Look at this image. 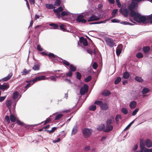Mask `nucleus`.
<instances>
[{
    "instance_id": "obj_1",
    "label": "nucleus",
    "mask_w": 152,
    "mask_h": 152,
    "mask_svg": "<svg viewBox=\"0 0 152 152\" xmlns=\"http://www.w3.org/2000/svg\"><path fill=\"white\" fill-rule=\"evenodd\" d=\"M131 16L134 17V20L138 23H152V20L150 21H147L145 17L141 15L140 13L136 12L135 11H132L130 12Z\"/></svg>"
},
{
    "instance_id": "obj_2",
    "label": "nucleus",
    "mask_w": 152,
    "mask_h": 152,
    "mask_svg": "<svg viewBox=\"0 0 152 152\" xmlns=\"http://www.w3.org/2000/svg\"><path fill=\"white\" fill-rule=\"evenodd\" d=\"M40 53L42 55L48 56L50 58L52 59L53 62L56 63L57 61H58V59H59V57L53 53H50L48 54H47L44 52H41Z\"/></svg>"
},
{
    "instance_id": "obj_3",
    "label": "nucleus",
    "mask_w": 152,
    "mask_h": 152,
    "mask_svg": "<svg viewBox=\"0 0 152 152\" xmlns=\"http://www.w3.org/2000/svg\"><path fill=\"white\" fill-rule=\"evenodd\" d=\"M82 131L83 137L86 138H87L91 135L92 130L91 129L85 128L83 129Z\"/></svg>"
},
{
    "instance_id": "obj_4",
    "label": "nucleus",
    "mask_w": 152,
    "mask_h": 152,
    "mask_svg": "<svg viewBox=\"0 0 152 152\" xmlns=\"http://www.w3.org/2000/svg\"><path fill=\"white\" fill-rule=\"evenodd\" d=\"M104 40L108 46L111 48L114 46L115 42L112 38L109 37H106Z\"/></svg>"
},
{
    "instance_id": "obj_5",
    "label": "nucleus",
    "mask_w": 152,
    "mask_h": 152,
    "mask_svg": "<svg viewBox=\"0 0 152 152\" xmlns=\"http://www.w3.org/2000/svg\"><path fill=\"white\" fill-rule=\"evenodd\" d=\"M138 6V3L132 0L131 4L128 6V9L130 12L133 11L132 10H135L137 9Z\"/></svg>"
},
{
    "instance_id": "obj_6",
    "label": "nucleus",
    "mask_w": 152,
    "mask_h": 152,
    "mask_svg": "<svg viewBox=\"0 0 152 152\" xmlns=\"http://www.w3.org/2000/svg\"><path fill=\"white\" fill-rule=\"evenodd\" d=\"M48 78L46 77L45 76L42 75L40 76L36 77L32 80L27 81H26V82L28 83L32 81L33 83H35L37 81L47 79Z\"/></svg>"
},
{
    "instance_id": "obj_7",
    "label": "nucleus",
    "mask_w": 152,
    "mask_h": 152,
    "mask_svg": "<svg viewBox=\"0 0 152 152\" xmlns=\"http://www.w3.org/2000/svg\"><path fill=\"white\" fill-rule=\"evenodd\" d=\"M88 87L86 84H84L83 86L81 88L80 90V94L81 95H84L86 92L88 91Z\"/></svg>"
},
{
    "instance_id": "obj_8",
    "label": "nucleus",
    "mask_w": 152,
    "mask_h": 152,
    "mask_svg": "<svg viewBox=\"0 0 152 152\" xmlns=\"http://www.w3.org/2000/svg\"><path fill=\"white\" fill-rule=\"evenodd\" d=\"M84 16L82 15H78L76 19V21L79 23H85L86 20L84 19Z\"/></svg>"
},
{
    "instance_id": "obj_9",
    "label": "nucleus",
    "mask_w": 152,
    "mask_h": 152,
    "mask_svg": "<svg viewBox=\"0 0 152 152\" xmlns=\"http://www.w3.org/2000/svg\"><path fill=\"white\" fill-rule=\"evenodd\" d=\"M145 142H143V139H141L140 142V151L142 152H145V148H147L145 147Z\"/></svg>"
},
{
    "instance_id": "obj_10",
    "label": "nucleus",
    "mask_w": 152,
    "mask_h": 152,
    "mask_svg": "<svg viewBox=\"0 0 152 152\" xmlns=\"http://www.w3.org/2000/svg\"><path fill=\"white\" fill-rule=\"evenodd\" d=\"M119 12L125 17H127L128 15L129 11L126 8H125L123 10L120 9L119 10Z\"/></svg>"
},
{
    "instance_id": "obj_11",
    "label": "nucleus",
    "mask_w": 152,
    "mask_h": 152,
    "mask_svg": "<svg viewBox=\"0 0 152 152\" xmlns=\"http://www.w3.org/2000/svg\"><path fill=\"white\" fill-rule=\"evenodd\" d=\"M99 19V18L94 15H91L90 18L88 19V21L90 22L91 21H94L98 20Z\"/></svg>"
},
{
    "instance_id": "obj_12",
    "label": "nucleus",
    "mask_w": 152,
    "mask_h": 152,
    "mask_svg": "<svg viewBox=\"0 0 152 152\" xmlns=\"http://www.w3.org/2000/svg\"><path fill=\"white\" fill-rule=\"evenodd\" d=\"M145 143L146 146L150 148L152 146V141L149 139H147L145 141Z\"/></svg>"
},
{
    "instance_id": "obj_13",
    "label": "nucleus",
    "mask_w": 152,
    "mask_h": 152,
    "mask_svg": "<svg viewBox=\"0 0 152 152\" xmlns=\"http://www.w3.org/2000/svg\"><path fill=\"white\" fill-rule=\"evenodd\" d=\"M9 87V84L8 83H4L0 86V89L2 91L7 89Z\"/></svg>"
},
{
    "instance_id": "obj_14",
    "label": "nucleus",
    "mask_w": 152,
    "mask_h": 152,
    "mask_svg": "<svg viewBox=\"0 0 152 152\" xmlns=\"http://www.w3.org/2000/svg\"><path fill=\"white\" fill-rule=\"evenodd\" d=\"M55 115V117L54 120H58L61 119L63 117V115L61 114H58V113H54L53 114L52 116H53Z\"/></svg>"
},
{
    "instance_id": "obj_15",
    "label": "nucleus",
    "mask_w": 152,
    "mask_h": 152,
    "mask_svg": "<svg viewBox=\"0 0 152 152\" xmlns=\"http://www.w3.org/2000/svg\"><path fill=\"white\" fill-rule=\"evenodd\" d=\"M12 73H9L7 77H4L0 80V81H7L9 80L12 76Z\"/></svg>"
},
{
    "instance_id": "obj_16",
    "label": "nucleus",
    "mask_w": 152,
    "mask_h": 152,
    "mask_svg": "<svg viewBox=\"0 0 152 152\" xmlns=\"http://www.w3.org/2000/svg\"><path fill=\"white\" fill-rule=\"evenodd\" d=\"M137 104V102L135 101H132L129 104V107L131 109H134L136 107Z\"/></svg>"
},
{
    "instance_id": "obj_17",
    "label": "nucleus",
    "mask_w": 152,
    "mask_h": 152,
    "mask_svg": "<svg viewBox=\"0 0 152 152\" xmlns=\"http://www.w3.org/2000/svg\"><path fill=\"white\" fill-rule=\"evenodd\" d=\"M114 118L112 116L110 118L107 119L106 121V124L110 125L114 122Z\"/></svg>"
},
{
    "instance_id": "obj_18",
    "label": "nucleus",
    "mask_w": 152,
    "mask_h": 152,
    "mask_svg": "<svg viewBox=\"0 0 152 152\" xmlns=\"http://www.w3.org/2000/svg\"><path fill=\"white\" fill-rule=\"evenodd\" d=\"M59 58H59L58 59V61H57L56 62H58L59 61H61V60H62L61 62L63 63V64L68 66H69V65H70V63L66 60L62 59L60 58Z\"/></svg>"
},
{
    "instance_id": "obj_19",
    "label": "nucleus",
    "mask_w": 152,
    "mask_h": 152,
    "mask_svg": "<svg viewBox=\"0 0 152 152\" xmlns=\"http://www.w3.org/2000/svg\"><path fill=\"white\" fill-rule=\"evenodd\" d=\"M113 126L112 125L106 124L104 132H109L112 130L113 129Z\"/></svg>"
},
{
    "instance_id": "obj_20",
    "label": "nucleus",
    "mask_w": 152,
    "mask_h": 152,
    "mask_svg": "<svg viewBox=\"0 0 152 152\" xmlns=\"http://www.w3.org/2000/svg\"><path fill=\"white\" fill-rule=\"evenodd\" d=\"M40 65L39 63L34 64L32 67V69L34 71H38L40 68Z\"/></svg>"
},
{
    "instance_id": "obj_21",
    "label": "nucleus",
    "mask_w": 152,
    "mask_h": 152,
    "mask_svg": "<svg viewBox=\"0 0 152 152\" xmlns=\"http://www.w3.org/2000/svg\"><path fill=\"white\" fill-rule=\"evenodd\" d=\"M122 45H119L118 46L116 49V54L117 56H119L122 51Z\"/></svg>"
},
{
    "instance_id": "obj_22",
    "label": "nucleus",
    "mask_w": 152,
    "mask_h": 152,
    "mask_svg": "<svg viewBox=\"0 0 152 152\" xmlns=\"http://www.w3.org/2000/svg\"><path fill=\"white\" fill-rule=\"evenodd\" d=\"M101 109L103 110H106L108 109L109 107L108 104L106 103H102L101 106Z\"/></svg>"
},
{
    "instance_id": "obj_23",
    "label": "nucleus",
    "mask_w": 152,
    "mask_h": 152,
    "mask_svg": "<svg viewBox=\"0 0 152 152\" xmlns=\"http://www.w3.org/2000/svg\"><path fill=\"white\" fill-rule=\"evenodd\" d=\"M77 126L76 125L74 127L72 131V135H74L77 133Z\"/></svg>"
},
{
    "instance_id": "obj_24",
    "label": "nucleus",
    "mask_w": 152,
    "mask_h": 152,
    "mask_svg": "<svg viewBox=\"0 0 152 152\" xmlns=\"http://www.w3.org/2000/svg\"><path fill=\"white\" fill-rule=\"evenodd\" d=\"M110 94V92L108 90L104 91L102 93V95L104 96H107Z\"/></svg>"
},
{
    "instance_id": "obj_25",
    "label": "nucleus",
    "mask_w": 152,
    "mask_h": 152,
    "mask_svg": "<svg viewBox=\"0 0 152 152\" xmlns=\"http://www.w3.org/2000/svg\"><path fill=\"white\" fill-rule=\"evenodd\" d=\"M150 91V89L147 88H144L142 90V94L148 93Z\"/></svg>"
},
{
    "instance_id": "obj_26",
    "label": "nucleus",
    "mask_w": 152,
    "mask_h": 152,
    "mask_svg": "<svg viewBox=\"0 0 152 152\" xmlns=\"http://www.w3.org/2000/svg\"><path fill=\"white\" fill-rule=\"evenodd\" d=\"M130 76L129 73L127 72H125L123 74V77L126 79H128Z\"/></svg>"
},
{
    "instance_id": "obj_27",
    "label": "nucleus",
    "mask_w": 152,
    "mask_h": 152,
    "mask_svg": "<svg viewBox=\"0 0 152 152\" xmlns=\"http://www.w3.org/2000/svg\"><path fill=\"white\" fill-rule=\"evenodd\" d=\"M69 68L70 70L72 72H74L76 70V67L72 64H71L69 65Z\"/></svg>"
},
{
    "instance_id": "obj_28",
    "label": "nucleus",
    "mask_w": 152,
    "mask_h": 152,
    "mask_svg": "<svg viewBox=\"0 0 152 152\" xmlns=\"http://www.w3.org/2000/svg\"><path fill=\"white\" fill-rule=\"evenodd\" d=\"M49 25L50 26H53V29H58L59 27V26L58 24H54L53 23H50Z\"/></svg>"
},
{
    "instance_id": "obj_29",
    "label": "nucleus",
    "mask_w": 152,
    "mask_h": 152,
    "mask_svg": "<svg viewBox=\"0 0 152 152\" xmlns=\"http://www.w3.org/2000/svg\"><path fill=\"white\" fill-rule=\"evenodd\" d=\"M135 80L139 82H142L143 81V80L141 77L136 76L135 77Z\"/></svg>"
},
{
    "instance_id": "obj_30",
    "label": "nucleus",
    "mask_w": 152,
    "mask_h": 152,
    "mask_svg": "<svg viewBox=\"0 0 152 152\" xmlns=\"http://www.w3.org/2000/svg\"><path fill=\"white\" fill-rule=\"evenodd\" d=\"M121 111L122 113L125 115H126L128 113V110L126 108H122Z\"/></svg>"
},
{
    "instance_id": "obj_31",
    "label": "nucleus",
    "mask_w": 152,
    "mask_h": 152,
    "mask_svg": "<svg viewBox=\"0 0 152 152\" xmlns=\"http://www.w3.org/2000/svg\"><path fill=\"white\" fill-rule=\"evenodd\" d=\"M107 20H103L101 21H99L98 22H93V23H90L89 24H99L100 23H105L106 22Z\"/></svg>"
},
{
    "instance_id": "obj_32",
    "label": "nucleus",
    "mask_w": 152,
    "mask_h": 152,
    "mask_svg": "<svg viewBox=\"0 0 152 152\" xmlns=\"http://www.w3.org/2000/svg\"><path fill=\"white\" fill-rule=\"evenodd\" d=\"M150 49V48L149 46H146L143 47V50L145 53L148 52Z\"/></svg>"
},
{
    "instance_id": "obj_33",
    "label": "nucleus",
    "mask_w": 152,
    "mask_h": 152,
    "mask_svg": "<svg viewBox=\"0 0 152 152\" xmlns=\"http://www.w3.org/2000/svg\"><path fill=\"white\" fill-rule=\"evenodd\" d=\"M105 126L104 124H102L99 125L97 128V129L98 131H102L104 128Z\"/></svg>"
},
{
    "instance_id": "obj_34",
    "label": "nucleus",
    "mask_w": 152,
    "mask_h": 152,
    "mask_svg": "<svg viewBox=\"0 0 152 152\" xmlns=\"http://www.w3.org/2000/svg\"><path fill=\"white\" fill-rule=\"evenodd\" d=\"M45 6L47 8L49 9H52L54 7L52 4H46Z\"/></svg>"
},
{
    "instance_id": "obj_35",
    "label": "nucleus",
    "mask_w": 152,
    "mask_h": 152,
    "mask_svg": "<svg viewBox=\"0 0 152 152\" xmlns=\"http://www.w3.org/2000/svg\"><path fill=\"white\" fill-rule=\"evenodd\" d=\"M121 116L119 115H117L115 117V120L117 124H118L119 119H121Z\"/></svg>"
},
{
    "instance_id": "obj_36",
    "label": "nucleus",
    "mask_w": 152,
    "mask_h": 152,
    "mask_svg": "<svg viewBox=\"0 0 152 152\" xmlns=\"http://www.w3.org/2000/svg\"><path fill=\"white\" fill-rule=\"evenodd\" d=\"M18 96V93L17 91H15L13 94V99H16Z\"/></svg>"
},
{
    "instance_id": "obj_37",
    "label": "nucleus",
    "mask_w": 152,
    "mask_h": 152,
    "mask_svg": "<svg viewBox=\"0 0 152 152\" xmlns=\"http://www.w3.org/2000/svg\"><path fill=\"white\" fill-rule=\"evenodd\" d=\"M121 78L120 77H117L114 81L115 84H117L119 83L121 81Z\"/></svg>"
},
{
    "instance_id": "obj_38",
    "label": "nucleus",
    "mask_w": 152,
    "mask_h": 152,
    "mask_svg": "<svg viewBox=\"0 0 152 152\" xmlns=\"http://www.w3.org/2000/svg\"><path fill=\"white\" fill-rule=\"evenodd\" d=\"M136 56L138 58H141L143 57V56L142 53L139 52L136 54Z\"/></svg>"
},
{
    "instance_id": "obj_39",
    "label": "nucleus",
    "mask_w": 152,
    "mask_h": 152,
    "mask_svg": "<svg viewBox=\"0 0 152 152\" xmlns=\"http://www.w3.org/2000/svg\"><path fill=\"white\" fill-rule=\"evenodd\" d=\"M76 77L77 79L80 80L81 79L82 75L79 72H76Z\"/></svg>"
},
{
    "instance_id": "obj_40",
    "label": "nucleus",
    "mask_w": 152,
    "mask_h": 152,
    "mask_svg": "<svg viewBox=\"0 0 152 152\" xmlns=\"http://www.w3.org/2000/svg\"><path fill=\"white\" fill-rule=\"evenodd\" d=\"M96 109V107L95 105H91L89 108V110L92 111H94Z\"/></svg>"
},
{
    "instance_id": "obj_41",
    "label": "nucleus",
    "mask_w": 152,
    "mask_h": 152,
    "mask_svg": "<svg viewBox=\"0 0 152 152\" xmlns=\"http://www.w3.org/2000/svg\"><path fill=\"white\" fill-rule=\"evenodd\" d=\"M94 103L97 105L100 106H101L103 103L102 101H96L94 102Z\"/></svg>"
},
{
    "instance_id": "obj_42",
    "label": "nucleus",
    "mask_w": 152,
    "mask_h": 152,
    "mask_svg": "<svg viewBox=\"0 0 152 152\" xmlns=\"http://www.w3.org/2000/svg\"><path fill=\"white\" fill-rule=\"evenodd\" d=\"M91 76H88L85 79V81L86 82H88L91 80Z\"/></svg>"
},
{
    "instance_id": "obj_43",
    "label": "nucleus",
    "mask_w": 152,
    "mask_h": 152,
    "mask_svg": "<svg viewBox=\"0 0 152 152\" xmlns=\"http://www.w3.org/2000/svg\"><path fill=\"white\" fill-rule=\"evenodd\" d=\"M10 120L12 122H14L15 121V116L12 114L10 115Z\"/></svg>"
},
{
    "instance_id": "obj_44",
    "label": "nucleus",
    "mask_w": 152,
    "mask_h": 152,
    "mask_svg": "<svg viewBox=\"0 0 152 152\" xmlns=\"http://www.w3.org/2000/svg\"><path fill=\"white\" fill-rule=\"evenodd\" d=\"M65 26L63 24H61V25L59 27L60 28L61 30L62 31H67V30L64 27Z\"/></svg>"
},
{
    "instance_id": "obj_45",
    "label": "nucleus",
    "mask_w": 152,
    "mask_h": 152,
    "mask_svg": "<svg viewBox=\"0 0 152 152\" xmlns=\"http://www.w3.org/2000/svg\"><path fill=\"white\" fill-rule=\"evenodd\" d=\"M12 101L10 100H7L6 102V105L8 108L10 107Z\"/></svg>"
},
{
    "instance_id": "obj_46",
    "label": "nucleus",
    "mask_w": 152,
    "mask_h": 152,
    "mask_svg": "<svg viewBox=\"0 0 152 152\" xmlns=\"http://www.w3.org/2000/svg\"><path fill=\"white\" fill-rule=\"evenodd\" d=\"M139 109L138 108H136L132 112V116H134L137 113Z\"/></svg>"
},
{
    "instance_id": "obj_47",
    "label": "nucleus",
    "mask_w": 152,
    "mask_h": 152,
    "mask_svg": "<svg viewBox=\"0 0 152 152\" xmlns=\"http://www.w3.org/2000/svg\"><path fill=\"white\" fill-rule=\"evenodd\" d=\"M27 71V70L26 68H24L23 72H21L22 75H26L28 74V73Z\"/></svg>"
},
{
    "instance_id": "obj_48",
    "label": "nucleus",
    "mask_w": 152,
    "mask_h": 152,
    "mask_svg": "<svg viewBox=\"0 0 152 152\" xmlns=\"http://www.w3.org/2000/svg\"><path fill=\"white\" fill-rule=\"evenodd\" d=\"M5 120L6 121L7 124H10V119L8 115H6L5 118Z\"/></svg>"
},
{
    "instance_id": "obj_49",
    "label": "nucleus",
    "mask_w": 152,
    "mask_h": 152,
    "mask_svg": "<svg viewBox=\"0 0 152 152\" xmlns=\"http://www.w3.org/2000/svg\"><path fill=\"white\" fill-rule=\"evenodd\" d=\"M60 0H56L55 2V5L56 6H58L60 5Z\"/></svg>"
},
{
    "instance_id": "obj_50",
    "label": "nucleus",
    "mask_w": 152,
    "mask_h": 152,
    "mask_svg": "<svg viewBox=\"0 0 152 152\" xmlns=\"http://www.w3.org/2000/svg\"><path fill=\"white\" fill-rule=\"evenodd\" d=\"M146 17L147 21H149V20L152 19V14Z\"/></svg>"
},
{
    "instance_id": "obj_51",
    "label": "nucleus",
    "mask_w": 152,
    "mask_h": 152,
    "mask_svg": "<svg viewBox=\"0 0 152 152\" xmlns=\"http://www.w3.org/2000/svg\"><path fill=\"white\" fill-rule=\"evenodd\" d=\"M72 72L69 70V72L66 74V75L68 77H71L72 75Z\"/></svg>"
},
{
    "instance_id": "obj_52",
    "label": "nucleus",
    "mask_w": 152,
    "mask_h": 152,
    "mask_svg": "<svg viewBox=\"0 0 152 152\" xmlns=\"http://www.w3.org/2000/svg\"><path fill=\"white\" fill-rule=\"evenodd\" d=\"M98 66V65L96 62H94L92 65L93 68L94 69H96Z\"/></svg>"
},
{
    "instance_id": "obj_53",
    "label": "nucleus",
    "mask_w": 152,
    "mask_h": 152,
    "mask_svg": "<svg viewBox=\"0 0 152 152\" xmlns=\"http://www.w3.org/2000/svg\"><path fill=\"white\" fill-rule=\"evenodd\" d=\"M118 10L117 9H115L113 10L112 12V15L113 16L115 15L117 12Z\"/></svg>"
},
{
    "instance_id": "obj_54",
    "label": "nucleus",
    "mask_w": 152,
    "mask_h": 152,
    "mask_svg": "<svg viewBox=\"0 0 152 152\" xmlns=\"http://www.w3.org/2000/svg\"><path fill=\"white\" fill-rule=\"evenodd\" d=\"M85 40H84V41L83 42V45L85 46H86L88 45V43L87 41V40L86 39H84Z\"/></svg>"
},
{
    "instance_id": "obj_55",
    "label": "nucleus",
    "mask_w": 152,
    "mask_h": 152,
    "mask_svg": "<svg viewBox=\"0 0 152 152\" xmlns=\"http://www.w3.org/2000/svg\"><path fill=\"white\" fill-rule=\"evenodd\" d=\"M135 120H134L132 122H131L127 126V127L125 129H124V130H126L134 122Z\"/></svg>"
},
{
    "instance_id": "obj_56",
    "label": "nucleus",
    "mask_w": 152,
    "mask_h": 152,
    "mask_svg": "<svg viewBox=\"0 0 152 152\" xmlns=\"http://www.w3.org/2000/svg\"><path fill=\"white\" fill-rule=\"evenodd\" d=\"M116 2L117 3V5L118 7L120 8L121 7V4L119 0H115Z\"/></svg>"
},
{
    "instance_id": "obj_57",
    "label": "nucleus",
    "mask_w": 152,
    "mask_h": 152,
    "mask_svg": "<svg viewBox=\"0 0 152 152\" xmlns=\"http://www.w3.org/2000/svg\"><path fill=\"white\" fill-rule=\"evenodd\" d=\"M90 146H86L83 148V149L84 151H89L90 150Z\"/></svg>"
},
{
    "instance_id": "obj_58",
    "label": "nucleus",
    "mask_w": 152,
    "mask_h": 152,
    "mask_svg": "<svg viewBox=\"0 0 152 152\" xmlns=\"http://www.w3.org/2000/svg\"><path fill=\"white\" fill-rule=\"evenodd\" d=\"M68 15V13L66 12L65 11L62 12L61 13V15L62 16H64L66 15Z\"/></svg>"
},
{
    "instance_id": "obj_59",
    "label": "nucleus",
    "mask_w": 152,
    "mask_h": 152,
    "mask_svg": "<svg viewBox=\"0 0 152 152\" xmlns=\"http://www.w3.org/2000/svg\"><path fill=\"white\" fill-rule=\"evenodd\" d=\"M37 49L39 51H41L42 50V49L39 45H38L37 46Z\"/></svg>"
},
{
    "instance_id": "obj_60",
    "label": "nucleus",
    "mask_w": 152,
    "mask_h": 152,
    "mask_svg": "<svg viewBox=\"0 0 152 152\" xmlns=\"http://www.w3.org/2000/svg\"><path fill=\"white\" fill-rule=\"evenodd\" d=\"M51 120V118H48L46 119V120L44 121V124H46L48 122H50Z\"/></svg>"
},
{
    "instance_id": "obj_61",
    "label": "nucleus",
    "mask_w": 152,
    "mask_h": 152,
    "mask_svg": "<svg viewBox=\"0 0 152 152\" xmlns=\"http://www.w3.org/2000/svg\"><path fill=\"white\" fill-rule=\"evenodd\" d=\"M17 123L19 125H23L24 123L18 120H17Z\"/></svg>"
},
{
    "instance_id": "obj_62",
    "label": "nucleus",
    "mask_w": 152,
    "mask_h": 152,
    "mask_svg": "<svg viewBox=\"0 0 152 152\" xmlns=\"http://www.w3.org/2000/svg\"><path fill=\"white\" fill-rule=\"evenodd\" d=\"M49 78L52 80L54 81H56V78L55 76H51Z\"/></svg>"
},
{
    "instance_id": "obj_63",
    "label": "nucleus",
    "mask_w": 152,
    "mask_h": 152,
    "mask_svg": "<svg viewBox=\"0 0 152 152\" xmlns=\"http://www.w3.org/2000/svg\"><path fill=\"white\" fill-rule=\"evenodd\" d=\"M6 96H0V102H2L6 98Z\"/></svg>"
},
{
    "instance_id": "obj_64",
    "label": "nucleus",
    "mask_w": 152,
    "mask_h": 152,
    "mask_svg": "<svg viewBox=\"0 0 152 152\" xmlns=\"http://www.w3.org/2000/svg\"><path fill=\"white\" fill-rule=\"evenodd\" d=\"M145 152H152V148H145Z\"/></svg>"
}]
</instances>
